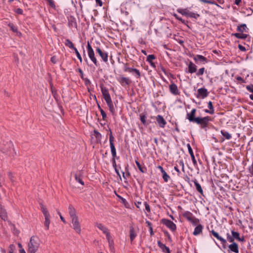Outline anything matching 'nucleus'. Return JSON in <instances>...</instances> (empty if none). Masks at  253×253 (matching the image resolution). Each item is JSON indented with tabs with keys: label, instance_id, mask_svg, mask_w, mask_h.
<instances>
[{
	"label": "nucleus",
	"instance_id": "obj_1",
	"mask_svg": "<svg viewBox=\"0 0 253 253\" xmlns=\"http://www.w3.org/2000/svg\"><path fill=\"white\" fill-rule=\"evenodd\" d=\"M195 113L196 112H190L187 114L186 118L188 119L190 122L196 123L198 125L206 126L210 120V118L209 117H205L203 118L199 117H195Z\"/></svg>",
	"mask_w": 253,
	"mask_h": 253
},
{
	"label": "nucleus",
	"instance_id": "obj_2",
	"mask_svg": "<svg viewBox=\"0 0 253 253\" xmlns=\"http://www.w3.org/2000/svg\"><path fill=\"white\" fill-rule=\"evenodd\" d=\"M39 246L38 238L35 236L31 237L28 245V253H36L38 250Z\"/></svg>",
	"mask_w": 253,
	"mask_h": 253
},
{
	"label": "nucleus",
	"instance_id": "obj_3",
	"mask_svg": "<svg viewBox=\"0 0 253 253\" xmlns=\"http://www.w3.org/2000/svg\"><path fill=\"white\" fill-rule=\"evenodd\" d=\"M41 209L45 218L44 225L45 230H47L49 229V224L50 223V214L47 209L43 205H41Z\"/></svg>",
	"mask_w": 253,
	"mask_h": 253
},
{
	"label": "nucleus",
	"instance_id": "obj_4",
	"mask_svg": "<svg viewBox=\"0 0 253 253\" xmlns=\"http://www.w3.org/2000/svg\"><path fill=\"white\" fill-rule=\"evenodd\" d=\"M124 71L131 74L136 79H140L141 77V73L140 71L136 68L129 67L127 63L124 64Z\"/></svg>",
	"mask_w": 253,
	"mask_h": 253
},
{
	"label": "nucleus",
	"instance_id": "obj_5",
	"mask_svg": "<svg viewBox=\"0 0 253 253\" xmlns=\"http://www.w3.org/2000/svg\"><path fill=\"white\" fill-rule=\"evenodd\" d=\"M86 49L87 51V54L89 59L94 64L95 66H97L98 62L97 59L95 56L94 50L89 42H87Z\"/></svg>",
	"mask_w": 253,
	"mask_h": 253
},
{
	"label": "nucleus",
	"instance_id": "obj_6",
	"mask_svg": "<svg viewBox=\"0 0 253 253\" xmlns=\"http://www.w3.org/2000/svg\"><path fill=\"white\" fill-rule=\"evenodd\" d=\"M106 236V239L108 242L109 247L110 248V250L112 252H114V240L110 233L109 229L107 228L106 230H105L104 232H103Z\"/></svg>",
	"mask_w": 253,
	"mask_h": 253
},
{
	"label": "nucleus",
	"instance_id": "obj_7",
	"mask_svg": "<svg viewBox=\"0 0 253 253\" xmlns=\"http://www.w3.org/2000/svg\"><path fill=\"white\" fill-rule=\"evenodd\" d=\"M71 222L72 228L77 233L81 234V227L78 217H74V218L71 219Z\"/></svg>",
	"mask_w": 253,
	"mask_h": 253
},
{
	"label": "nucleus",
	"instance_id": "obj_8",
	"mask_svg": "<svg viewBox=\"0 0 253 253\" xmlns=\"http://www.w3.org/2000/svg\"><path fill=\"white\" fill-rule=\"evenodd\" d=\"M96 51L97 53H98L99 56L101 57L102 60L104 62L106 63L108 62V55L107 52L102 51L99 47H97L96 48Z\"/></svg>",
	"mask_w": 253,
	"mask_h": 253
},
{
	"label": "nucleus",
	"instance_id": "obj_9",
	"mask_svg": "<svg viewBox=\"0 0 253 253\" xmlns=\"http://www.w3.org/2000/svg\"><path fill=\"white\" fill-rule=\"evenodd\" d=\"M91 136L92 139H94L96 143L101 142L102 135L96 130H94L93 133H91Z\"/></svg>",
	"mask_w": 253,
	"mask_h": 253
},
{
	"label": "nucleus",
	"instance_id": "obj_10",
	"mask_svg": "<svg viewBox=\"0 0 253 253\" xmlns=\"http://www.w3.org/2000/svg\"><path fill=\"white\" fill-rule=\"evenodd\" d=\"M208 95V90L205 88H201L197 90V97L200 98H204Z\"/></svg>",
	"mask_w": 253,
	"mask_h": 253
},
{
	"label": "nucleus",
	"instance_id": "obj_11",
	"mask_svg": "<svg viewBox=\"0 0 253 253\" xmlns=\"http://www.w3.org/2000/svg\"><path fill=\"white\" fill-rule=\"evenodd\" d=\"M118 82L122 86L125 85H129L131 83V81L129 78L121 76L118 79Z\"/></svg>",
	"mask_w": 253,
	"mask_h": 253
},
{
	"label": "nucleus",
	"instance_id": "obj_12",
	"mask_svg": "<svg viewBox=\"0 0 253 253\" xmlns=\"http://www.w3.org/2000/svg\"><path fill=\"white\" fill-rule=\"evenodd\" d=\"M161 222L165 225L167 227L169 228L172 231H174L173 223L167 219L163 218L161 220Z\"/></svg>",
	"mask_w": 253,
	"mask_h": 253
},
{
	"label": "nucleus",
	"instance_id": "obj_13",
	"mask_svg": "<svg viewBox=\"0 0 253 253\" xmlns=\"http://www.w3.org/2000/svg\"><path fill=\"white\" fill-rule=\"evenodd\" d=\"M210 232L215 238L219 240L222 244L224 245L226 243V240L220 236L217 232H215L213 230H211Z\"/></svg>",
	"mask_w": 253,
	"mask_h": 253
},
{
	"label": "nucleus",
	"instance_id": "obj_14",
	"mask_svg": "<svg viewBox=\"0 0 253 253\" xmlns=\"http://www.w3.org/2000/svg\"><path fill=\"white\" fill-rule=\"evenodd\" d=\"M203 228V226L201 224H199L198 225L196 226V227L195 228L194 230L193 231V234L194 236L199 235L202 232Z\"/></svg>",
	"mask_w": 253,
	"mask_h": 253
},
{
	"label": "nucleus",
	"instance_id": "obj_15",
	"mask_svg": "<svg viewBox=\"0 0 253 253\" xmlns=\"http://www.w3.org/2000/svg\"><path fill=\"white\" fill-rule=\"evenodd\" d=\"M0 217L4 221L7 220V212L0 204Z\"/></svg>",
	"mask_w": 253,
	"mask_h": 253
},
{
	"label": "nucleus",
	"instance_id": "obj_16",
	"mask_svg": "<svg viewBox=\"0 0 253 253\" xmlns=\"http://www.w3.org/2000/svg\"><path fill=\"white\" fill-rule=\"evenodd\" d=\"M232 235L233 236V239H236L237 240L241 242H244L245 241L244 237L243 236L240 237V234L238 232L234 231H231Z\"/></svg>",
	"mask_w": 253,
	"mask_h": 253
},
{
	"label": "nucleus",
	"instance_id": "obj_17",
	"mask_svg": "<svg viewBox=\"0 0 253 253\" xmlns=\"http://www.w3.org/2000/svg\"><path fill=\"white\" fill-rule=\"evenodd\" d=\"M228 248L230 251L235 253H239V248L238 245L235 242H232L231 244L229 245Z\"/></svg>",
	"mask_w": 253,
	"mask_h": 253
},
{
	"label": "nucleus",
	"instance_id": "obj_18",
	"mask_svg": "<svg viewBox=\"0 0 253 253\" xmlns=\"http://www.w3.org/2000/svg\"><path fill=\"white\" fill-rule=\"evenodd\" d=\"M188 72L192 74L196 73L197 71V66L193 62H190L188 65Z\"/></svg>",
	"mask_w": 253,
	"mask_h": 253
},
{
	"label": "nucleus",
	"instance_id": "obj_19",
	"mask_svg": "<svg viewBox=\"0 0 253 253\" xmlns=\"http://www.w3.org/2000/svg\"><path fill=\"white\" fill-rule=\"evenodd\" d=\"M158 245L160 248L162 250L164 253H170V250L168 247L165 246V245L162 243L160 241H158Z\"/></svg>",
	"mask_w": 253,
	"mask_h": 253
},
{
	"label": "nucleus",
	"instance_id": "obj_20",
	"mask_svg": "<svg viewBox=\"0 0 253 253\" xmlns=\"http://www.w3.org/2000/svg\"><path fill=\"white\" fill-rule=\"evenodd\" d=\"M68 209L69 213L71 219L74 218V217H78L76 215V210L72 205H70Z\"/></svg>",
	"mask_w": 253,
	"mask_h": 253
},
{
	"label": "nucleus",
	"instance_id": "obj_21",
	"mask_svg": "<svg viewBox=\"0 0 253 253\" xmlns=\"http://www.w3.org/2000/svg\"><path fill=\"white\" fill-rule=\"evenodd\" d=\"M157 121L161 127H164L165 126L166 121L162 116L160 115L158 116L157 117Z\"/></svg>",
	"mask_w": 253,
	"mask_h": 253
},
{
	"label": "nucleus",
	"instance_id": "obj_22",
	"mask_svg": "<svg viewBox=\"0 0 253 253\" xmlns=\"http://www.w3.org/2000/svg\"><path fill=\"white\" fill-rule=\"evenodd\" d=\"M135 164L139 169V170L142 173H145L147 171V169L144 166H142L141 164L137 161H135Z\"/></svg>",
	"mask_w": 253,
	"mask_h": 253
},
{
	"label": "nucleus",
	"instance_id": "obj_23",
	"mask_svg": "<svg viewBox=\"0 0 253 253\" xmlns=\"http://www.w3.org/2000/svg\"><path fill=\"white\" fill-rule=\"evenodd\" d=\"M103 98H104V100L106 101L107 105L109 107L110 110L111 111V110L112 109V108H113V104H112V100H111L110 95L108 96L107 97L106 96Z\"/></svg>",
	"mask_w": 253,
	"mask_h": 253
},
{
	"label": "nucleus",
	"instance_id": "obj_24",
	"mask_svg": "<svg viewBox=\"0 0 253 253\" xmlns=\"http://www.w3.org/2000/svg\"><path fill=\"white\" fill-rule=\"evenodd\" d=\"M65 44L66 46L69 47L71 49H73L74 50L75 49L77 48L74 46L73 43L69 39H66L65 40Z\"/></svg>",
	"mask_w": 253,
	"mask_h": 253
},
{
	"label": "nucleus",
	"instance_id": "obj_25",
	"mask_svg": "<svg viewBox=\"0 0 253 253\" xmlns=\"http://www.w3.org/2000/svg\"><path fill=\"white\" fill-rule=\"evenodd\" d=\"M194 184L195 185L197 191H198L200 194H203V189L202 188L201 185L198 183V182L196 180H195V181H194Z\"/></svg>",
	"mask_w": 253,
	"mask_h": 253
},
{
	"label": "nucleus",
	"instance_id": "obj_26",
	"mask_svg": "<svg viewBox=\"0 0 253 253\" xmlns=\"http://www.w3.org/2000/svg\"><path fill=\"white\" fill-rule=\"evenodd\" d=\"M188 148L189 153L190 154L193 163H194V164H196L197 162H196L195 158L194 157L192 149L189 144H188Z\"/></svg>",
	"mask_w": 253,
	"mask_h": 253
},
{
	"label": "nucleus",
	"instance_id": "obj_27",
	"mask_svg": "<svg viewBox=\"0 0 253 253\" xmlns=\"http://www.w3.org/2000/svg\"><path fill=\"white\" fill-rule=\"evenodd\" d=\"M221 133L227 140H229L232 138L231 134L225 130H221Z\"/></svg>",
	"mask_w": 253,
	"mask_h": 253
},
{
	"label": "nucleus",
	"instance_id": "obj_28",
	"mask_svg": "<svg viewBox=\"0 0 253 253\" xmlns=\"http://www.w3.org/2000/svg\"><path fill=\"white\" fill-rule=\"evenodd\" d=\"M95 226H96L100 230L102 231V232H104L105 230L107 229V228L103 225L102 224L100 223L96 222L95 224Z\"/></svg>",
	"mask_w": 253,
	"mask_h": 253
},
{
	"label": "nucleus",
	"instance_id": "obj_29",
	"mask_svg": "<svg viewBox=\"0 0 253 253\" xmlns=\"http://www.w3.org/2000/svg\"><path fill=\"white\" fill-rule=\"evenodd\" d=\"M101 90L103 97L110 95L109 93L108 90L105 87L101 86Z\"/></svg>",
	"mask_w": 253,
	"mask_h": 253
},
{
	"label": "nucleus",
	"instance_id": "obj_30",
	"mask_svg": "<svg viewBox=\"0 0 253 253\" xmlns=\"http://www.w3.org/2000/svg\"><path fill=\"white\" fill-rule=\"evenodd\" d=\"M183 216L187 219L188 221H190L193 217V214L189 211H186L183 213Z\"/></svg>",
	"mask_w": 253,
	"mask_h": 253
},
{
	"label": "nucleus",
	"instance_id": "obj_31",
	"mask_svg": "<svg viewBox=\"0 0 253 253\" xmlns=\"http://www.w3.org/2000/svg\"><path fill=\"white\" fill-rule=\"evenodd\" d=\"M186 16L191 17V18H194L195 19H197V18L200 16V15L197 13H195L193 12H191L188 10Z\"/></svg>",
	"mask_w": 253,
	"mask_h": 253
},
{
	"label": "nucleus",
	"instance_id": "obj_32",
	"mask_svg": "<svg viewBox=\"0 0 253 253\" xmlns=\"http://www.w3.org/2000/svg\"><path fill=\"white\" fill-rule=\"evenodd\" d=\"M195 61H200L201 62L206 61L207 58L201 55H197L194 58Z\"/></svg>",
	"mask_w": 253,
	"mask_h": 253
},
{
	"label": "nucleus",
	"instance_id": "obj_33",
	"mask_svg": "<svg viewBox=\"0 0 253 253\" xmlns=\"http://www.w3.org/2000/svg\"><path fill=\"white\" fill-rule=\"evenodd\" d=\"M189 222H191L193 226H197L199 224L200 221L198 218L193 216V217L189 221Z\"/></svg>",
	"mask_w": 253,
	"mask_h": 253
},
{
	"label": "nucleus",
	"instance_id": "obj_34",
	"mask_svg": "<svg viewBox=\"0 0 253 253\" xmlns=\"http://www.w3.org/2000/svg\"><path fill=\"white\" fill-rule=\"evenodd\" d=\"M234 36L238 39H245L247 37V35L243 33H235Z\"/></svg>",
	"mask_w": 253,
	"mask_h": 253
},
{
	"label": "nucleus",
	"instance_id": "obj_35",
	"mask_svg": "<svg viewBox=\"0 0 253 253\" xmlns=\"http://www.w3.org/2000/svg\"><path fill=\"white\" fill-rule=\"evenodd\" d=\"M129 232H130V238L131 241H132L134 239V238H135V237L136 236V234L134 232L133 228H132V227L130 228Z\"/></svg>",
	"mask_w": 253,
	"mask_h": 253
},
{
	"label": "nucleus",
	"instance_id": "obj_36",
	"mask_svg": "<svg viewBox=\"0 0 253 253\" xmlns=\"http://www.w3.org/2000/svg\"><path fill=\"white\" fill-rule=\"evenodd\" d=\"M69 25H70L72 27H77V22L76 21L75 18H74V17L70 18V19L69 20Z\"/></svg>",
	"mask_w": 253,
	"mask_h": 253
},
{
	"label": "nucleus",
	"instance_id": "obj_37",
	"mask_svg": "<svg viewBox=\"0 0 253 253\" xmlns=\"http://www.w3.org/2000/svg\"><path fill=\"white\" fill-rule=\"evenodd\" d=\"M246 25L245 24H242L238 27L237 30L240 32L243 33L246 31Z\"/></svg>",
	"mask_w": 253,
	"mask_h": 253
},
{
	"label": "nucleus",
	"instance_id": "obj_38",
	"mask_svg": "<svg viewBox=\"0 0 253 253\" xmlns=\"http://www.w3.org/2000/svg\"><path fill=\"white\" fill-rule=\"evenodd\" d=\"M110 145V148H111V151L112 155L113 157H116V151L115 147L114 144Z\"/></svg>",
	"mask_w": 253,
	"mask_h": 253
},
{
	"label": "nucleus",
	"instance_id": "obj_39",
	"mask_svg": "<svg viewBox=\"0 0 253 253\" xmlns=\"http://www.w3.org/2000/svg\"><path fill=\"white\" fill-rule=\"evenodd\" d=\"M177 11L183 15L187 16L188 10L186 9H178Z\"/></svg>",
	"mask_w": 253,
	"mask_h": 253
},
{
	"label": "nucleus",
	"instance_id": "obj_40",
	"mask_svg": "<svg viewBox=\"0 0 253 253\" xmlns=\"http://www.w3.org/2000/svg\"><path fill=\"white\" fill-rule=\"evenodd\" d=\"M155 57L154 56V55H153V54H150V55H149L147 57V61L150 62V63H151V64H153V63L151 62V61L155 59Z\"/></svg>",
	"mask_w": 253,
	"mask_h": 253
},
{
	"label": "nucleus",
	"instance_id": "obj_41",
	"mask_svg": "<svg viewBox=\"0 0 253 253\" xmlns=\"http://www.w3.org/2000/svg\"><path fill=\"white\" fill-rule=\"evenodd\" d=\"M8 25L13 32H18L17 28L15 26H14L12 23H9Z\"/></svg>",
	"mask_w": 253,
	"mask_h": 253
},
{
	"label": "nucleus",
	"instance_id": "obj_42",
	"mask_svg": "<svg viewBox=\"0 0 253 253\" xmlns=\"http://www.w3.org/2000/svg\"><path fill=\"white\" fill-rule=\"evenodd\" d=\"M205 70V68H204V67L199 69L198 71L196 73V75L197 76H200L203 75L204 73Z\"/></svg>",
	"mask_w": 253,
	"mask_h": 253
},
{
	"label": "nucleus",
	"instance_id": "obj_43",
	"mask_svg": "<svg viewBox=\"0 0 253 253\" xmlns=\"http://www.w3.org/2000/svg\"><path fill=\"white\" fill-rule=\"evenodd\" d=\"M74 51L75 52V53H76L78 58L80 60V62L82 63L83 61V59H82V56H81L80 53H79V52L78 51V50H77V48L75 49Z\"/></svg>",
	"mask_w": 253,
	"mask_h": 253
},
{
	"label": "nucleus",
	"instance_id": "obj_44",
	"mask_svg": "<svg viewBox=\"0 0 253 253\" xmlns=\"http://www.w3.org/2000/svg\"><path fill=\"white\" fill-rule=\"evenodd\" d=\"M226 236H227V239L229 242H230V243L234 242V239H233V237L232 235L231 236L229 233H227L226 234Z\"/></svg>",
	"mask_w": 253,
	"mask_h": 253
},
{
	"label": "nucleus",
	"instance_id": "obj_45",
	"mask_svg": "<svg viewBox=\"0 0 253 253\" xmlns=\"http://www.w3.org/2000/svg\"><path fill=\"white\" fill-rule=\"evenodd\" d=\"M163 173V178L165 181L167 182L168 181V179L169 178V176L167 174L166 171L162 172Z\"/></svg>",
	"mask_w": 253,
	"mask_h": 253
},
{
	"label": "nucleus",
	"instance_id": "obj_46",
	"mask_svg": "<svg viewBox=\"0 0 253 253\" xmlns=\"http://www.w3.org/2000/svg\"><path fill=\"white\" fill-rule=\"evenodd\" d=\"M144 205L145 206V209L147 212L150 213L151 212V209L149 204L147 202H145L144 203Z\"/></svg>",
	"mask_w": 253,
	"mask_h": 253
},
{
	"label": "nucleus",
	"instance_id": "obj_47",
	"mask_svg": "<svg viewBox=\"0 0 253 253\" xmlns=\"http://www.w3.org/2000/svg\"><path fill=\"white\" fill-rule=\"evenodd\" d=\"M75 179L77 181L81 183L82 185H84V182L82 179V177H77V175H75Z\"/></svg>",
	"mask_w": 253,
	"mask_h": 253
},
{
	"label": "nucleus",
	"instance_id": "obj_48",
	"mask_svg": "<svg viewBox=\"0 0 253 253\" xmlns=\"http://www.w3.org/2000/svg\"><path fill=\"white\" fill-rule=\"evenodd\" d=\"M248 171L251 174L252 176H253V161L250 166H249L248 168Z\"/></svg>",
	"mask_w": 253,
	"mask_h": 253
},
{
	"label": "nucleus",
	"instance_id": "obj_49",
	"mask_svg": "<svg viewBox=\"0 0 253 253\" xmlns=\"http://www.w3.org/2000/svg\"><path fill=\"white\" fill-rule=\"evenodd\" d=\"M140 120L142 122V123L143 124V125H145L146 124V117L144 115H140Z\"/></svg>",
	"mask_w": 253,
	"mask_h": 253
},
{
	"label": "nucleus",
	"instance_id": "obj_50",
	"mask_svg": "<svg viewBox=\"0 0 253 253\" xmlns=\"http://www.w3.org/2000/svg\"><path fill=\"white\" fill-rule=\"evenodd\" d=\"M8 176L9 178L10 179L11 181H14V176L13 175V173L11 171H8L7 173Z\"/></svg>",
	"mask_w": 253,
	"mask_h": 253
},
{
	"label": "nucleus",
	"instance_id": "obj_51",
	"mask_svg": "<svg viewBox=\"0 0 253 253\" xmlns=\"http://www.w3.org/2000/svg\"><path fill=\"white\" fill-rule=\"evenodd\" d=\"M75 175H77V177H82L83 175V172L82 170H79L76 172Z\"/></svg>",
	"mask_w": 253,
	"mask_h": 253
},
{
	"label": "nucleus",
	"instance_id": "obj_52",
	"mask_svg": "<svg viewBox=\"0 0 253 253\" xmlns=\"http://www.w3.org/2000/svg\"><path fill=\"white\" fill-rule=\"evenodd\" d=\"M46 0L48 2V3H49V5L50 6H51L52 8L55 7V5L54 3V1L52 0Z\"/></svg>",
	"mask_w": 253,
	"mask_h": 253
},
{
	"label": "nucleus",
	"instance_id": "obj_53",
	"mask_svg": "<svg viewBox=\"0 0 253 253\" xmlns=\"http://www.w3.org/2000/svg\"><path fill=\"white\" fill-rule=\"evenodd\" d=\"M114 138L113 136V135L112 134H111L110 135V137H109L110 145H111V144H114Z\"/></svg>",
	"mask_w": 253,
	"mask_h": 253
},
{
	"label": "nucleus",
	"instance_id": "obj_54",
	"mask_svg": "<svg viewBox=\"0 0 253 253\" xmlns=\"http://www.w3.org/2000/svg\"><path fill=\"white\" fill-rule=\"evenodd\" d=\"M236 80L242 83H245V80L241 77L238 76L236 77Z\"/></svg>",
	"mask_w": 253,
	"mask_h": 253
},
{
	"label": "nucleus",
	"instance_id": "obj_55",
	"mask_svg": "<svg viewBox=\"0 0 253 253\" xmlns=\"http://www.w3.org/2000/svg\"><path fill=\"white\" fill-rule=\"evenodd\" d=\"M15 12L17 14H22L23 13V11L22 9L19 8L16 9L15 10Z\"/></svg>",
	"mask_w": 253,
	"mask_h": 253
},
{
	"label": "nucleus",
	"instance_id": "obj_56",
	"mask_svg": "<svg viewBox=\"0 0 253 253\" xmlns=\"http://www.w3.org/2000/svg\"><path fill=\"white\" fill-rule=\"evenodd\" d=\"M169 89L170 90V92L172 93V94H174V84L173 83H172L170 86H169Z\"/></svg>",
	"mask_w": 253,
	"mask_h": 253
},
{
	"label": "nucleus",
	"instance_id": "obj_57",
	"mask_svg": "<svg viewBox=\"0 0 253 253\" xmlns=\"http://www.w3.org/2000/svg\"><path fill=\"white\" fill-rule=\"evenodd\" d=\"M112 165L114 169L117 168V165L115 161V157H113L112 159Z\"/></svg>",
	"mask_w": 253,
	"mask_h": 253
},
{
	"label": "nucleus",
	"instance_id": "obj_58",
	"mask_svg": "<svg viewBox=\"0 0 253 253\" xmlns=\"http://www.w3.org/2000/svg\"><path fill=\"white\" fill-rule=\"evenodd\" d=\"M50 60L54 64L56 63L57 61V58H56V56H52Z\"/></svg>",
	"mask_w": 253,
	"mask_h": 253
},
{
	"label": "nucleus",
	"instance_id": "obj_59",
	"mask_svg": "<svg viewBox=\"0 0 253 253\" xmlns=\"http://www.w3.org/2000/svg\"><path fill=\"white\" fill-rule=\"evenodd\" d=\"M208 108L211 110H213V106H212V102L211 101H210L209 103H208Z\"/></svg>",
	"mask_w": 253,
	"mask_h": 253
},
{
	"label": "nucleus",
	"instance_id": "obj_60",
	"mask_svg": "<svg viewBox=\"0 0 253 253\" xmlns=\"http://www.w3.org/2000/svg\"><path fill=\"white\" fill-rule=\"evenodd\" d=\"M208 3L214 4L217 6H219V5L217 3H216L214 0H209Z\"/></svg>",
	"mask_w": 253,
	"mask_h": 253
},
{
	"label": "nucleus",
	"instance_id": "obj_61",
	"mask_svg": "<svg viewBox=\"0 0 253 253\" xmlns=\"http://www.w3.org/2000/svg\"><path fill=\"white\" fill-rule=\"evenodd\" d=\"M100 113L102 116L103 119L105 120L107 116L106 112H100Z\"/></svg>",
	"mask_w": 253,
	"mask_h": 253
},
{
	"label": "nucleus",
	"instance_id": "obj_62",
	"mask_svg": "<svg viewBox=\"0 0 253 253\" xmlns=\"http://www.w3.org/2000/svg\"><path fill=\"white\" fill-rule=\"evenodd\" d=\"M141 205V202H137L135 203V205L137 208H140V206Z\"/></svg>",
	"mask_w": 253,
	"mask_h": 253
},
{
	"label": "nucleus",
	"instance_id": "obj_63",
	"mask_svg": "<svg viewBox=\"0 0 253 253\" xmlns=\"http://www.w3.org/2000/svg\"><path fill=\"white\" fill-rule=\"evenodd\" d=\"M238 47H239V48L241 50H242V51H245V50H246V48H245V47L244 46H242V45H240V44H239V45H238Z\"/></svg>",
	"mask_w": 253,
	"mask_h": 253
},
{
	"label": "nucleus",
	"instance_id": "obj_64",
	"mask_svg": "<svg viewBox=\"0 0 253 253\" xmlns=\"http://www.w3.org/2000/svg\"><path fill=\"white\" fill-rule=\"evenodd\" d=\"M58 214H59V216H60V218L61 219V220L64 222V223H66V221L65 220V219L64 218V217L61 215V213L58 212Z\"/></svg>",
	"mask_w": 253,
	"mask_h": 253
}]
</instances>
